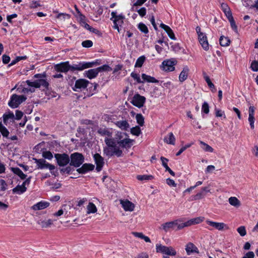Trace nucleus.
I'll use <instances>...</instances> for the list:
<instances>
[{
    "mask_svg": "<svg viewBox=\"0 0 258 258\" xmlns=\"http://www.w3.org/2000/svg\"><path fill=\"white\" fill-rule=\"evenodd\" d=\"M111 17L110 20L113 21L114 24L113 28L114 29L117 30V31L119 33L120 31L119 26H121L122 24H123L125 17L122 14L117 15V13L116 12H112L111 13Z\"/></svg>",
    "mask_w": 258,
    "mask_h": 258,
    "instance_id": "1",
    "label": "nucleus"
},
{
    "mask_svg": "<svg viewBox=\"0 0 258 258\" xmlns=\"http://www.w3.org/2000/svg\"><path fill=\"white\" fill-rule=\"evenodd\" d=\"M99 64V63L97 62V61L92 62H79L77 64H74L73 66H71V71H74L76 70L82 71L86 69L92 68L94 66L98 65Z\"/></svg>",
    "mask_w": 258,
    "mask_h": 258,
    "instance_id": "2",
    "label": "nucleus"
},
{
    "mask_svg": "<svg viewBox=\"0 0 258 258\" xmlns=\"http://www.w3.org/2000/svg\"><path fill=\"white\" fill-rule=\"evenodd\" d=\"M70 163L71 166L75 167H79L84 162V158L83 155L79 153H74L71 155L70 157Z\"/></svg>",
    "mask_w": 258,
    "mask_h": 258,
    "instance_id": "3",
    "label": "nucleus"
},
{
    "mask_svg": "<svg viewBox=\"0 0 258 258\" xmlns=\"http://www.w3.org/2000/svg\"><path fill=\"white\" fill-rule=\"evenodd\" d=\"M196 30L198 35L199 41L202 47L205 50H208L209 49V45L207 36L205 34L201 31V28L199 26H197Z\"/></svg>",
    "mask_w": 258,
    "mask_h": 258,
    "instance_id": "4",
    "label": "nucleus"
},
{
    "mask_svg": "<svg viewBox=\"0 0 258 258\" xmlns=\"http://www.w3.org/2000/svg\"><path fill=\"white\" fill-rule=\"evenodd\" d=\"M156 252L165 254L168 255L175 256L176 255V250L172 246H166L160 244L156 245Z\"/></svg>",
    "mask_w": 258,
    "mask_h": 258,
    "instance_id": "5",
    "label": "nucleus"
},
{
    "mask_svg": "<svg viewBox=\"0 0 258 258\" xmlns=\"http://www.w3.org/2000/svg\"><path fill=\"white\" fill-rule=\"evenodd\" d=\"M27 98L24 95H18L17 94H13L11 98V100L9 102V105L12 108H15L24 102Z\"/></svg>",
    "mask_w": 258,
    "mask_h": 258,
    "instance_id": "6",
    "label": "nucleus"
},
{
    "mask_svg": "<svg viewBox=\"0 0 258 258\" xmlns=\"http://www.w3.org/2000/svg\"><path fill=\"white\" fill-rule=\"evenodd\" d=\"M103 153L108 157L115 155L117 157H120L122 156V150L117 146L114 147H110V148H103Z\"/></svg>",
    "mask_w": 258,
    "mask_h": 258,
    "instance_id": "7",
    "label": "nucleus"
},
{
    "mask_svg": "<svg viewBox=\"0 0 258 258\" xmlns=\"http://www.w3.org/2000/svg\"><path fill=\"white\" fill-rule=\"evenodd\" d=\"M57 163L59 166H64L67 165L70 161L69 155L66 153H57L54 155Z\"/></svg>",
    "mask_w": 258,
    "mask_h": 258,
    "instance_id": "8",
    "label": "nucleus"
},
{
    "mask_svg": "<svg viewBox=\"0 0 258 258\" xmlns=\"http://www.w3.org/2000/svg\"><path fill=\"white\" fill-rule=\"evenodd\" d=\"M31 177L27 178L21 185L18 184L12 189L14 194L21 195L27 190L26 185H28L30 182Z\"/></svg>",
    "mask_w": 258,
    "mask_h": 258,
    "instance_id": "9",
    "label": "nucleus"
},
{
    "mask_svg": "<svg viewBox=\"0 0 258 258\" xmlns=\"http://www.w3.org/2000/svg\"><path fill=\"white\" fill-rule=\"evenodd\" d=\"M35 162L37 165V169H49L50 170H53L55 169V166L52 164L47 163L46 161L43 159H37L33 158Z\"/></svg>",
    "mask_w": 258,
    "mask_h": 258,
    "instance_id": "10",
    "label": "nucleus"
},
{
    "mask_svg": "<svg viewBox=\"0 0 258 258\" xmlns=\"http://www.w3.org/2000/svg\"><path fill=\"white\" fill-rule=\"evenodd\" d=\"M89 83V82L86 79H78L76 81L75 86L73 89L75 91H82L87 88Z\"/></svg>",
    "mask_w": 258,
    "mask_h": 258,
    "instance_id": "11",
    "label": "nucleus"
},
{
    "mask_svg": "<svg viewBox=\"0 0 258 258\" xmlns=\"http://www.w3.org/2000/svg\"><path fill=\"white\" fill-rule=\"evenodd\" d=\"M146 101V98L144 96H141L140 94H136L133 98L131 103L134 106L141 108L143 106Z\"/></svg>",
    "mask_w": 258,
    "mask_h": 258,
    "instance_id": "12",
    "label": "nucleus"
},
{
    "mask_svg": "<svg viewBox=\"0 0 258 258\" xmlns=\"http://www.w3.org/2000/svg\"><path fill=\"white\" fill-rule=\"evenodd\" d=\"M54 69L58 72L67 73L69 71H71V65L69 61L62 62L55 64L54 66Z\"/></svg>",
    "mask_w": 258,
    "mask_h": 258,
    "instance_id": "13",
    "label": "nucleus"
},
{
    "mask_svg": "<svg viewBox=\"0 0 258 258\" xmlns=\"http://www.w3.org/2000/svg\"><path fill=\"white\" fill-rule=\"evenodd\" d=\"M206 222L208 225L219 231H222L224 229L227 230L229 228L228 226L223 222H216L209 220H207Z\"/></svg>",
    "mask_w": 258,
    "mask_h": 258,
    "instance_id": "14",
    "label": "nucleus"
},
{
    "mask_svg": "<svg viewBox=\"0 0 258 258\" xmlns=\"http://www.w3.org/2000/svg\"><path fill=\"white\" fill-rule=\"evenodd\" d=\"M93 158L96 165V170L99 172L104 165V158L98 153H95L93 155Z\"/></svg>",
    "mask_w": 258,
    "mask_h": 258,
    "instance_id": "15",
    "label": "nucleus"
},
{
    "mask_svg": "<svg viewBox=\"0 0 258 258\" xmlns=\"http://www.w3.org/2000/svg\"><path fill=\"white\" fill-rule=\"evenodd\" d=\"M175 62L170 60H164L162 63L161 68L166 72H171L174 70Z\"/></svg>",
    "mask_w": 258,
    "mask_h": 258,
    "instance_id": "16",
    "label": "nucleus"
},
{
    "mask_svg": "<svg viewBox=\"0 0 258 258\" xmlns=\"http://www.w3.org/2000/svg\"><path fill=\"white\" fill-rule=\"evenodd\" d=\"M186 254L189 255L193 253H199V251L198 247L192 242H188L185 247Z\"/></svg>",
    "mask_w": 258,
    "mask_h": 258,
    "instance_id": "17",
    "label": "nucleus"
},
{
    "mask_svg": "<svg viewBox=\"0 0 258 258\" xmlns=\"http://www.w3.org/2000/svg\"><path fill=\"white\" fill-rule=\"evenodd\" d=\"M120 204L125 211H133L135 208V205L128 200H120Z\"/></svg>",
    "mask_w": 258,
    "mask_h": 258,
    "instance_id": "18",
    "label": "nucleus"
},
{
    "mask_svg": "<svg viewBox=\"0 0 258 258\" xmlns=\"http://www.w3.org/2000/svg\"><path fill=\"white\" fill-rule=\"evenodd\" d=\"M94 167V165L93 164L85 163L81 168H78L77 171L79 173L84 174L89 171L93 170Z\"/></svg>",
    "mask_w": 258,
    "mask_h": 258,
    "instance_id": "19",
    "label": "nucleus"
},
{
    "mask_svg": "<svg viewBox=\"0 0 258 258\" xmlns=\"http://www.w3.org/2000/svg\"><path fill=\"white\" fill-rule=\"evenodd\" d=\"M248 121L250 123V126L251 129H253L254 127V107L253 106H250L249 107L248 109Z\"/></svg>",
    "mask_w": 258,
    "mask_h": 258,
    "instance_id": "20",
    "label": "nucleus"
},
{
    "mask_svg": "<svg viewBox=\"0 0 258 258\" xmlns=\"http://www.w3.org/2000/svg\"><path fill=\"white\" fill-rule=\"evenodd\" d=\"M49 206V203L47 202L41 201L34 205L31 209L34 211L43 210Z\"/></svg>",
    "mask_w": 258,
    "mask_h": 258,
    "instance_id": "21",
    "label": "nucleus"
},
{
    "mask_svg": "<svg viewBox=\"0 0 258 258\" xmlns=\"http://www.w3.org/2000/svg\"><path fill=\"white\" fill-rule=\"evenodd\" d=\"M114 124L121 130L127 131L130 127L129 123L126 120H119L114 122Z\"/></svg>",
    "mask_w": 258,
    "mask_h": 258,
    "instance_id": "22",
    "label": "nucleus"
},
{
    "mask_svg": "<svg viewBox=\"0 0 258 258\" xmlns=\"http://www.w3.org/2000/svg\"><path fill=\"white\" fill-rule=\"evenodd\" d=\"M98 72L97 69H90L87 71L85 72V76L89 79H92L95 78L97 77L98 74Z\"/></svg>",
    "mask_w": 258,
    "mask_h": 258,
    "instance_id": "23",
    "label": "nucleus"
},
{
    "mask_svg": "<svg viewBox=\"0 0 258 258\" xmlns=\"http://www.w3.org/2000/svg\"><path fill=\"white\" fill-rule=\"evenodd\" d=\"M97 133L102 136L111 137L112 135V132L109 128L106 127L99 128L97 131Z\"/></svg>",
    "mask_w": 258,
    "mask_h": 258,
    "instance_id": "24",
    "label": "nucleus"
},
{
    "mask_svg": "<svg viewBox=\"0 0 258 258\" xmlns=\"http://www.w3.org/2000/svg\"><path fill=\"white\" fill-rule=\"evenodd\" d=\"M189 69L187 66H185L183 68L181 72L180 73L179 76V80L181 82H183L185 80H186L188 74L189 72Z\"/></svg>",
    "mask_w": 258,
    "mask_h": 258,
    "instance_id": "25",
    "label": "nucleus"
},
{
    "mask_svg": "<svg viewBox=\"0 0 258 258\" xmlns=\"http://www.w3.org/2000/svg\"><path fill=\"white\" fill-rule=\"evenodd\" d=\"M15 118V115L12 112H9L3 115V120L5 124L7 125L9 121H13Z\"/></svg>",
    "mask_w": 258,
    "mask_h": 258,
    "instance_id": "26",
    "label": "nucleus"
},
{
    "mask_svg": "<svg viewBox=\"0 0 258 258\" xmlns=\"http://www.w3.org/2000/svg\"><path fill=\"white\" fill-rule=\"evenodd\" d=\"M37 223L40 225L42 228H48L50 227L53 224V220L48 219L47 220H39Z\"/></svg>",
    "mask_w": 258,
    "mask_h": 258,
    "instance_id": "27",
    "label": "nucleus"
},
{
    "mask_svg": "<svg viewBox=\"0 0 258 258\" xmlns=\"http://www.w3.org/2000/svg\"><path fill=\"white\" fill-rule=\"evenodd\" d=\"M173 221L165 223L161 225L160 228L163 229L165 232L168 231L170 229H174Z\"/></svg>",
    "mask_w": 258,
    "mask_h": 258,
    "instance_id": "28",
    "label": "nucleus"
},
{
    "mask_svg": "<svg viewBox=\"0 0 258 258\" xmlns=\"http://www.w3.org/2000/svg\"><path fill=\"white\" fill-rule=\"evenodd\" d=\"M203 217H197L195 218L191 219L189 220L186 221V224L187 225V227L199 224L201 223L203 221Z\"/></svg>",
    "mask_w": 258,
    "mask_h": 258,
    "instance_id": "29",
    "label": "nucleus"
},
{
    "mask_svg": "<svg viewBox=\"0 0 258 258\" xmlns=\"http://www.w3.org/2000/svg\"><path fill=\"white\" fill-rule=\"evenodd\" d=\"M142 78L144 81L148 83H157L159 82V81L156 79L154 77L147 75L145 74H142Z\"/></svg>",
    "mask_w": 258,
    "mask_h": 258,
    "instance_id": "30",
    "label": "nucleus"
},
{
    "mask_svg": "<svg viewBox=\"0 0 258 258\" xmlns=\"http://www.w3.org/2000/svg\"><path fill=\"white\" fill-rule=\"evenodd\" d=\"M104 142L106 145V147H104V148H110V147H114L116 146V143L113 139L106 138L104 140Z\"/></svg>",
    "mask_w": 258,
    "mask_h": 258,
    "instance_id": "31",
    "label": "nucleus"
},
{
    "mask_svg": "<svg viewBox=\"0 0 258 258\" xmlns=\"http://www.w3.org/2000/svg\"><path fill=\"white\" fill-rule=\"evenodd\" d=\"M11 170L14 173L18 175L22 179H24L26 177V175L18 167H12Z\"/></svg>",
    "mask_w": 258,
    "mask_h": 258,
    "instance_id": "32",
    "label": "nucleus"
},
{
    "mask_svg": "<svg viewBox=\"0 0 258 258\" xmlns=\"http://www.w3.org/2000/svg\"><path fill=\"white\" fill-rule=\"evenodd\" d=\"M182 220L178 219L173 221L174 227H177V230H180L185 227H187L186 222L185 223H181Z\"/></svg>",
    "mask_w": 258,
    "mask_h": 258,
    "instance_id": "33",
    "label": "nucleus"
},
{
    "mask_svg": "<svg viewBox=\"0 0 258 258\" xmlns=\"http://www.w3.org/2000/svg\"><path fill=\"white\" fill-rule=\"evenodd\" d=\"M87 214L95 213L97 211V209L96 206L92 202H89L87 206Z\"/></svg>",
    "mask_w": 258,
    "mask_h": 258,
    "instance_id": "34",
    "label": "nucleus"
},
{
    "mask_svg": "<svg viewBox=\"0 0 258 258\" xmlns=\"http://www.w3.org/2000/svg\"><path fill=\"white\" fill-rule=\"evenodd\" d=\"M220 44L222 46H229L230 43V40L228 37H224L222 36L220 37L219 39Z\"/></svg>",
    "mask_w": 258,
    "mask_h": 258,
    "instance_id": "35",
    "label": "nucleus"
},
{
    "mask_svg": "<svg viewBox=\"0 0 258 258\" xmlns=\"http://www.w3.org/2000/svg\"><path fill=\"white\" fill-rule=\"evenodd\" d=\"M164 140L168 144L174 145L175 139L173 133H170L168 135V137H165Z\"/></svg>",
    "mask_w": 258,
    "mask_h": 258,
    "instance_id": "36",
    "label": "nucleus"
},
{
    "mask_svg": "<svg viewBox=\"0 0 258 258\" xmlns=\"http://www.w3.org/2000/svg\"><path fill=\"white\" fill-rule=\"evenodd\" d=\"M229 204L234 207H238L240 206V202L236 197H230L228 200Z\"/></svg>",
    "mask_w": 258,
    "mask_h": 258,
    "instance_id": "37",
    "label": "nucleus"
},
{
    "mask_svg": "<svg viewBox=\"0 0 258 258\" xmlns=\"http://www.w3.org/2000/svg\"><path fill=\"white\" fill-rule=\"evenodd\" d=\"M200 144L202 146V148L205 152L212 153L214 151L213 148L206 143L200 141Z\"/></svg>",
    "mask_w": 258,
    "mask_h": 258,
    "instance_id": "38",
    "label": "nucleus"
},
{
    "mask_svg": "<svg viewBox=\"0 0 258 258\" xmlns=\"http://www.w3.org/2000/svg\"><path fill=\"white\" fill-rule=\"evenodd\" d=\"M70 18V15L66 13H59L56 16V18L61 22L69 20Z\"/></svg>",
    "mask_w": 258,
    "mask_h": 258,
    "instance_id": "39",
    "label": "nucleus"
},
{
    "mask_svg": "<svg viewBox=\"0 0 258 258\" xmlns=\"http://www.w3.org/2000/svg\"><path fill=\"white\" fill-rule=\"evenodd\" d=\"M205 196H206L205 193H204L203 191H202L201 190L200 192L197 193L196 195L192 196L191 200H192V201L199 200L203 199L205 197Z\"/></svg>",
    "mask_w": 258,
    "mask_h": 258,
    "instance_id": "40",
    "label": "nucleus"
},
{
    "mask_svg": "<svg viewBox=\"0 0 258 258\" xmlns=\"http://www.w3.org/2000/svg\"><path fill=\"white\" fill-rule=\"evenodd\" d=\"M97 69L98 73L102 72H110V71H112L111 68L107 64L103 65L102 66L98 67Z\"/></svg>",
    "mask_w": 258,
    "mask_h": 258,
    "instance_id": "41",
    "label": "nucleus"
},
{
    "mask_svg": "<svg viewBox=\"0 0 258 258\" xmlns=\"http://www.w3.org/2000/svg\"><path fill=\"white\" fill-rule=\"evenodd\" d=\"M137 123L141 126L144 124V117L141 114H137L136 116Z\"/></svg>",
    "mask_w": 258,
    "mask_h": 258,
    "instance_id": "42",
    "label": "nucleus"
},
{
    "mask_svg": "<svg viewBox=\"0 0 258 258\" xmlns=\"http://www.w3.org/2000/svg\"><path fill=\"white\" fill-rule=\"evenodd\" d=\"M132 134L136 136H139L141 134V130L139 126H136L131 129Z\"/></svg>",
    "mask_w": 258,
    "mask_h": 258,
    "instance_id": "43",
    "label": "nucleus"
},
{
    "mask_svg": "<svg viewBox=\"0 0 258 258\" xmlns=\"http://www.w3.org/2000/svg\"><path fill=\"white\" fill-rule=\"evenodd\" d=\"M37 83H38V85H39V88L41 86H42L45 88H48L49 86V83L45 79H44V78L38 79L37 80Z\"/></svg>",
    "mask_w": 258,
    "mask_h": 258,
    "instance_id": "44",
    "label": "nucleus"
},
{
    "mask_svg": "<svg viewBox=\"0 0 258 258\" xmlns=\"http://www.w3.org/2000/svg\"><path fill=\"white\" fill-rule=\"evenodd\" d=\"M138 29L143 33L147 34L149 32L148 27L145 24L140 23L138 25Z\"/></svg>",
    "mask_w": 258,
    "mask_h": 258,
    "instance_id": "45",
    "label": "nucleus"
},
{
    "mask_svg": "<svg viewBox=\"0 0 258 258\" xmlns=\"http://www.w3.org/2000/svg\"><path fill=\"white\" fill-rule=\"evenodd\" d=\"M145 60V57L141 56L139 57L136 62L135 67H141Z\"/></svg>",
    "mask_w": 258,
    "mask_h": 258,
    "instance_id": "46",
    "label": "nucleus"
},
{
    "mask_svg": "<svg viewBox=\"0 0 258 258\" xmlns=\"http://www.w3.org/2000/svg\"><path fill=\"white\" fill-rule=\"evenodd\" d=\"M131 142V140L129 139H125L122 140L117 141V143L122 148H125L126 145L128 144Z\"/></svg>",
    "mask_w": 258,
    "mask_h": 258,
    "instance_id": "47",
    "label": "nucleus"
},
{
    "mask_svg": "<svg viewBox=\"0 0 258 258\" xmlns=\"http://www.w3.org/2000/svg\"><path fill=\"white\" fill-rule=\"evenodd\" d=\"M137 179L139 180H149L153 178L152 175H138Z\"/></svg>",
    "mask_w": 258,
    "mask_h": 258,
    "instance_id": "48",
    "label": "nucleus"
},
{
    "mask_svg": "<svg viewBox=\"0 0 258 258\" xmlns=\"http://www.w3.org/2000/svg\"><path fill=\"white\" fill-rule=\"evenodd\" d=\"M224 6L226 7V10H224V13L228 18V20L232 19L233 18L232 13L230 10V8L228 7L227 5H224Z\"/></svg>",
    "mask_w": 258,
    "mask_h": 258,
    "instance_id": "49",
    "label": "nucleus"
},
{
    "mask_svg": "<svg viewBox=\"0 0 258 258\" xmlns=\"http://www.w3.org/2000/svg\"><path fill=\"white\" fill-rule=\"evenodd\" d=\"M166 32L167 33L168 36L172 40H175L176 38L175 37L174 34L172 31V30L168 26L167 28L165 30Z\"/></svg>",
    "mask_w": 258,
    "mask_h": 258,
    "instance_id": "50",
    "label": "nucleus"
},
{
    "mask_svg": "<svg viewBox=\"0 0 258 258\" xmlns=\"http://www.w3.org/2000/svg\"><path fill=\"white\" fill-rule=\"evenodd\" d=\"M26 83L30 87H34L35 88H39V85H38V83H37V80L33 81V82H31L30 80H27L26 81Z\"/></svg>",
    "mask_w": 258,
    "mask_h": 258,
    "instance_id": "51",
    "label": "nucleus"
},
{
    "mask_svg": "<svg viewBox=\"0 0 258 258\" xmlns=\"http://www.w3.org/2000/svg\"><path fill=\"white\" fill-rule=\"evenodd\" d=\"M237 232L240 236H244L246 234L245 227L244 226H241L237 229Z\"/></svg>",
    "mask_w": 258,
    "mask_h": 258,
    "instance_id": "52",
    "label": "nucleus"
},
{
    "mask_svg": "<svg viewBox=\"0 0 258 258\" xmlns=\"http://www.w3.org/2000/svg\"><path fill=\"white\" fill-rule=\"evenodd\" d=\"M82 45L84 47L89 48V47H91V46H92L93 42L91 40H85L82 42Z\"/></svg>",
    "mask_w": 258,
    "mask_h": 258,
    "instance_id": "53",
    "label": "nucleus"
},
{
    "mask_svg": "<svg viewBox=\"0 0 258 258\" xmlns=\"http://www.w3.org/2000/svg\"><path fill=\"white\" fill-rule=\"evenodd\" d=\"M202 110L206 114H208L209 112V106L207 102H204L202 105Z\"/></svg>",
    "mask_w": 258,
    "mask_h": 258,
    "instance_id": "54",
    "label": "nucleus"
},
{
    "mask_svg": "<svg viewBox=\"0 0 258 258\" xmlns=\"http://www.w3.org/2000/svg\"><path fill=\"white\" fill-rule=\"evenodd\" d=\"M42 156L44 158L47 159L49 160H50L53 158V155L50 151L43 152L42 153Z\"/></svg>",
    "mask_w": 258,
    "mask_h": 258,
    "instance_id": "55",
    "label": "nucleus"
},
{
    "mask_svg": "<svg viewBox=\"0 0 258 258\" xmlns=\"http://www.w3.org/2000/svg\"><path fill=\"white\" fill-rule=\"evenodd\" d=\"M131 76L132 78H134V80H136V81L138 83H142L143 82L141 80L140 76L138 74L135 73L134 72L132 73Z\"/></svg>",
    "mask_w": 258,
    "mask_h": 258,
    "instance_id": "56",
    "label": "nucleus"
},
{
    "mask_svg": "<svg viewBox=\"0 0 258 258\" xmlns=\"http://www.w3.org/2000/svg\"><path fill=\"white\" fill-rule=\"evenodd\" d=\"M0 132L4 137L9 138V132L5 126Z\"/></svg>",
    "mask_w": 258,
    "mask_h": 258,
    "instance_id": "57",
    "label": "nucleus"
},
{
    "mask_svg": "<svg viewBox=\"0 0 258 258\" xmlns=\"http://www.w3.org/2000/svg\"><path fill=\"white\" fill-rule=\"evenodd\" d=\"M137 12L141 17H143L146 15L147 10L145 7H142L138 10Z\"/></svg>",
    "mask_w": 258,
    "mask_h": 258,
    "instance_id": "58",
    "label": "nucleus"
},
{
    "mask_svg": "<svg viewBox=\"0 0 258 258\" xmlns=\"http://www.w3.org/2000/svg\"><path fill=\"white\" fill-rule=\"evenodd\" d=\"M250 68L253 71H258V61L255 60L252 61L251 62Z\"/></svg>",
    "mask_w": 258,
    "mask_h": 258,
    "instance_id": "59",
    "label": "nucleus"
},
{
    "mask_svg": "<svg viewBox=\"0 0 258 258\" xmlns=\"http://www.w3.org/2000/svg\"><path fill=\"white\" fill-rule=\"evenodd\" d=\"M204 78H205V81H206L207 83L208 84V86L211 89H214L215 86L213 84V83H212V82L211 81L210 78L207 76H206Z\"/></svg>",
    "mask_w": 258,
    "mask_h": 258,
    "instance_id": "60",
    "label": "nucleus"
},
{
    "mask_svg": "<svg viewBox=\"0 0 258 258\" xmlns=\"http://www.w3.org/2000/svg\"><path fill=\"white\" fill-rule=\"evenodd\" d=\"M229 21L230 23V25L232 29L236 32H237V27L236 25L234 19L233 18L232 19L229 20Z\"/></svg>",
    "mask_w": 258,
    "mask_h": 258,
    "instance_id": "61",
    "label": "nucleus"
},
{
    "mask_svg": "<svg viewBox=\"0 0 258 258\" xmlns=\"http://www.w3.org/2000/svg\"><path fill=\"white\" fill-rule=\"evenodd\" d=\"M1 183V190L2 191H5L7 189V184L6 181L4 179L0 180Z\"/></svg>",
    "mask_w": 258,
    "mask_h": 258,
    "instance_id": "62",
    "label": "nucleus"
},
{
    "mask_svg": "<svg viewBox=\"0 0 258 258\" xmlns=\"http://www.w3.org/2000/svg\"><path fill=\"white\" fill-rule=\"evenodd\" d=\"M40 6L41 5L39 3V2L37 1H32L30 4V8L31 9H34Z\"/></svg>",
    "mask_w": 258,
    "mask_h": 258,
    "instance_id": "63",
    "label": "nucleus"
},
{
    "mask_svg": "<svg viewBox=\"0 0 258 258\" xmlns=\"http://www.w3.org/2000/svg\"><path fill=\"white\" fill-rule=\"evenodd\" d=\"M254 253L252 251H249L247 252L242 258H254Z\"/></svg>",
    "mask_w": 258,
    "mask_h": 258,
    "instance_id": "64",
    "label": "nucleus"
}]
</instances>
